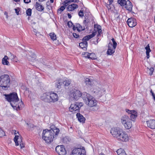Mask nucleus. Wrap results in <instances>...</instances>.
I'll list each match as a JSON object with an SVG mask.
<instances>
[{
    "label": "nucleus",
    "instance_id": "2f4dec72",
    "mask_svg": "<svg viewBox=\"0 0 155 155\" xmlns=\"http://www.w3.org/2000/svg\"><path fill=\"white\" fill-rule=\"evenodd\" d=\"M154 70V68H153L151 67L149 68L147 67L146 69V72L150 75H151L153 74Z\"/></svg>",
    "mask_w": 155,
    "mask_h": 155
},
{
    "label": "nucleus",
    "instance_id": "bb28decb",
    "mask_svg": "<svg viewBox=\"0 0 155 155\" xmlns=\"http://www.w3.org/2000/svg\"><path fill=\"white\" fill-rule=\"evenodd\" d=\"M71 82V81L70 80L68 79L67 78H64L63 79V84L64 86H68L70 84Z\"/></svg>",
    "mask_w": 155,
    "mask_h": 155
},
{
    "label": "nucleus",
    "instance_id": "a878e982",
    "mask_svg": "<svg viewBox=\"0 0 155 155\" xmlns=\"http://www.w3.org/2000/svg\"><path fill=\"white\" fill-rule=\"evenodd\" d=\"M145 49L146 50V54L147 55V59L150 58L149 53L151 51L150 49L149 44H148L146 47H145Z\"/></svg>",
    "mask_w": 155,
    "mask_h": 155
},
{
    "label": "nucleus",
    "instance_id": "f257e3e1",
    "mask_svg": "<svg viewBox=\"0 0 155 155\" xmlns=\"http://www.w3.org/2000/svg\"><path fill=\"white\" fill-rule=\"evenodd\" d=\"M110 133L118 141L127 142L130 139L128 134L122 129L119 127H113L111 129Z\"/></svg>",
    "mask_w": 155,
    "mask_h": 155
},
{
    "label": "nucleus",
    "instance_id": "58836bf2",
    "mask_svg": "<svg viewBox=\"0 0 155 155\" xmlns=\"http://www.w3.org/2000/svg\"><path fill=\"white\" fill-rule=\"evenodd\" d=\"M84 9L83 8H81L78 13V15L80 17H83L84 16Z\"/></svg>",
    "mask_w": 155,
    "mask_h": 155
},
{
    "label": "nucleus",
    "instance_id": "dca6fc26",
    "mask_svg": "<svg viewBox=\"0 0 155 155\" xmlns=\"http://www.w3.org/2000/svg\"><path fill=\"white\" fill-rule=\"evenodd\" d=\"M50 103L55 102L58 100V97L57 94L52 91H50Z\"/></svg>",
    "mask_w": 155,
    "mask_h": 155
},
{
    "label": "nucleus",
    "instance_id": "4c0bfd02",
    "mask_svg": "<svg viewBox=\"0 0 155 155\" xmlns=\"http://www.w3.org/2000/svg\"><path fill=\"white\" fill-rule=\"evenodd\" d=\"M5 135V132L0 127V137H2Z\"/></svg>",
    "mask_w": 155,
    "mask_h": 155
},
{
    "label": "nucleus",
    "instance_id": "13d9d810",
    "mask_svg": "<svg viewBox=\"0 0 155 155\" xmlns=\"http://www.w3.org/2000/svg\"><path fill=\"white\" fill-rule=\"evenodd\" d=\"M15 2H19L20 0H13Z\"/></svg>",
    "mask_w": 155,
    "mask_h": 155
},
{
    "label": "nucleus",
    "instance_id": "79ce46f5",
    "mask_svg": "<svg viewBox=\"0 0 155 155\" xmlns=\"http://www.w3.org/2000/svg\"><path fill=\"white\" fill-rule=\"evenodd\" d=\"M15 10L16 14L18 15L19 14V12L20 11L19 8H15Z\"/></svg>",
    "mask_w": 155,
    "mask_h": 155
},
{
    "label": "nucleus",
    "instance_id": "9b49d317",
    "mask_svg": "<svg viewBox=\"0 0 155 155\" xmlns=\"http://www.w3.org/2000/svg\"><path fill=\"white\" fill-rule=\"evenodd\" d=\"M83 94L79 90H74L72 92L71 94V97L73 100H77L81 96L82 97Z\"/></svg>",
    "mask_w": 155,
    "mask_h": 155
},
{
    "label": "nucleus",
    "instance_id": "f704fd0d",
    "mask_svg": "<svg viewBox=\"0 0 155 155\" xmlns=\"http://www.w3.org/2000/svg\"><path fill=\"white\" fill-rule=\"evenodd\" d=\"M76 28H77V31H81L84 30L85 29L84 27H82L79 24H77V25Z\"/></svg>",
    "mask_w": 155,
    "mask_h": 155
},
{
    "label": "nucleus",
    "instance_id": "ddd939ff",
    "mask_svg": "<svg viewBox=\"0 0 155 155\" xmlns=\"http://www.w3.org/2000/svg\"><path fill=\"white\" fill-rule=\"evenodd\" d=\"M85 150L81 148H76L74 149L70 155H85Z\"/></svg>",
    "mask_w": 155,
    "mask_h": 155
},
{
    "label": "nucleus",
    "instance_id": "473e14b6",
    "mask_svg": "<svg viewBox=\"0 0 155 155\" xmlns=\"http://www.w3.org/2000/svg\"><path fill=\"white\" fill-rule=\"evenodd\" d=\"M129 0H118L117 2L120 5L122 6H124L125 4L127 3V1Z\"/></svg>",
    "mask_w": 155,
    "mask_h": 155
},
{
    "label": "nucleus",
    "instance_id": "7c9ffc66",
    "mask_svg": "<svg viewBox=\"0 0 155 155\" xmlns=\"http://www.w3.org/2000/svg\"><path fill=\"white\" fill-rule=\"evenodd\" d=\"M117 153L118 155H127L125 151L121 148L117 150Z\"/></svg>",
    "mask_w": 155,
    "mask_h": 155
},
{
    "label": "nucleus",
    "instance_id": "6ab92c4d",
    "mask_svg": "<svg viewBox=\"0 0 155 155\" xmlns=\"http://www.w3.org/2000/svg\"><path fill=\"white\" fill-rule=\"evenodd\" d=\"M147 126L151 129H155V120L150 119L147 121Z\"/></svg>",
    "mask_w": 155,
    "mask_h": 155
},
{
    "label": "nucleus",
    "instance_id": "774afa93",
    "mask_svg": "<svg viewBox=\"0 0 155 155\" xmlns=\"http://www.w3.org/2000/svg\"><path fill=\"white\" fill-rule=\"evenodd\" d=\"M29 2H31V0H30Z\"/></svg>",
    "mask_w": 155,
    "mask_h": 155
},
{
    "label": "nucleus",
    "instance_id": "1a4fd4ad",
    "mask_svg": "<svg viewBox=\"0 0 155 155\" xmlns=\"http://www.w3.org/2000/svg\"><path fill=\"white\" fill-rule=\"evenodd\" d=\"M93 87L94 88L93 91V92L95 95H97L98 97H100L105 94V90L103 88L95 86H94Z\"/></svg>",
    "mask_w": 155,
    "mask_h": 155
},
{
    "label": "nucleus",
    "instance_id": "9d476101",
    "mask_svg": "<svg viewBox=\"0 0 155 155\" xmlns=\"http://www.w3.org/2000/svg\"><path fill=\"white\" fill-rule=\"evenodd\" d=\"M13 132H15V137L14 139V140L15 142L16 146H18L19 143H20L22 142V137L19 134L18 132H16L15 130H13Z\"/></svg>",
    "mask_w": 155,
    "mask_h": 155
},
{
    "label": "nucleus",
    "instance_id": "a18cd8bd",
    "mask_svg": "<svg viewBox=\"0 0 155 155\" xmlns=\"http://www.w3.org/2000/svg\"><path fill=\"white\" fill-rule=\"evenodd\" d=\"M73 35L74 37L76 38H78L79 37V35L76 33H73Z\"/></svg>",
    "mask_w": 155,
    "mask_h": 155
},
{
    "label": "nucleus",
    "instance_id": "72a5a7b5",
    "mask_svg": "<svg viewBox=\"0 0 155 155\" xmlns=\"http://www.w3.org/2000/svg\"><path fill=\"white\" fill-rule=\"evenodd\" d=\"M49 35L53 41H55L56 40V36L54 32L50 33Z\"/></svg>",
    "mask_w": 155,
    "mask_h": 155
},
{
    "label": "nucleus",
    "instance_id": "b1692460",
    "mask_svg": "<svg viewBox=\"0 0 155 155\" xmlns=\"http://www.w3.org/2000/svg\"><path fill=\"white\" fill-rule=\"evenodd\" d=\"M35 7L37 10L40 12L43 11L44 9V7L38 2L36 3Z\"/></svg>",
    "mask_w": 155,
    "mask_h": 155
},
{
    "label": "nucleus",
    "instance_id": "864d4df0",
    "mask_svg": "<svg viewBox=\"0 0 155 155\" xmlns=\"http://www.w3.org/2000/svg\"><path fill=\"white\" fill-rule=\"evenodd\" d=\"M108 1L109 2V4L110 5L113 2V0H108Z\"/></svg>",
    "mask_w": 155,
    "mask_h": 155
},
{
    "label": "nucleus",
    "instance_id": "c9c22d12",
    "mask_svg": "<svg viewBox=\"0 0 155 155\" xmlns=\"http://www.w3.org/2000/svg\"><path fill=\"white\" fill-rule=\"evenodd\" d=\"M96 58L95 54L94 53H89V56L88 57L89 59H94Z\"/></svg>",
    "mask_w": 155,
    "mask_h": 155
},
{
    "label": "nucleus",
    "instance_id": "20e7f679",
    "mask_svg": "<svg viewBox=\"0 0 155 155\" xmlns=\"http://www.w3.org/2000/svg\"><path fill=\"white\" fill-rule=\"evenodd\" d=\"M97 31L98 32V33L97 37H99L101 33V26L97 24H95L94 25V31L92 34L84 37L83 39V42L79 43V46L82 48H85L87 47V42L86 41L93 37L96 35Z\"/></svg>",
    "mask_w": 155,
    "mask_h": 155
},
{
    "label": "nucleus",
    "instance_id": "ea45409f",
    "mask_svg": "<svg viewBox=\"0 0 155 155\" xmlns=\"http://www.w3.org/2000/svg\"><path fill=\"white\" fill-rule=\"evenodd\" d=\"M82 54L83 55L84 57L88 58L89 54V53L87 52H83L82 53Z\"/></svg>",
    "mask_w": 155,
    "mask_h": 155
},
{
    "label": "nucleus",
    "instance_id": "4be33fe9",
    "mask_svg": "<svg viewBox=\"0 0 155 155\" xmlns=\"http://www.w3.org/2000/svg\"><path fill=\"white\" fill-rule=\"evenodd\" d=\"M76 116L79 122L82 123H84L86 119L82 115L79 113H77Z\"/></svg>",
    "mask_w": 155,
    "mask_h": 155
},
{
    "label": "nucleus",
    "instance_id": "c756f323",
    "mask_svg": "<svg viewBox=\"0 0 155 155\" xmlns=\"http://www.w3.org/2000/svg\"><path fill=\"white\" fill-rule=\"evenodd\" d=\"M94 81L92 79L87 78L85 79V82L87 85H91L93 83Z\"/></svg>",
    "mask_w": 155,
    "mask_h": 155
},
{
    "label": "nucleus",
    "instance_id": "603ef678",
    "mask_svg": "<svg viewBox=\"0 0 155 155\" xmlns=\"http://www.w3.org/2000/svg\"><path fill=\"white\" fill-rule=\"evenodd\" d=\"M24 2L25 3H29V0H23Z\"/></svg>",
    "mask_w": 155,
    "mask_h": 155
},
{
    "label": "nucleus",
    "instance_id": "680f3d73",
    "mask_svg": "<svg viewBox=\"0 0 155 155\" xmlns=\"http://www.w3.org/2000/svg\"><path fill=\"white\" fill-rule=\"evenodd\" d=\"M68 0V1L69 4H70V3L72 2L71 0Z\"/></svg>",
    "mask_w": 155,
    "mask_h": 155
},
{
    "label": "nucleus",
    "instance_id": "412c9836",
    "mask_svg": "<svg viewBox=\"0 0 155 155\" xmlns=\"http://www.w3.org/2000/svg\"><path fill=\"white\" fill-rule=\"evenodd\" d=\"M78 8V5L74 3L68 5L67 9L68 11H73Z\"/></svg>",
    "mask_w": 155,
    "mask_h": 155
},
{
    "label": "nucleus",
    "instance_id": "39448f33",
    "mask_svg": "<svg viewBox=\"0 0 155 155\" xmlns=\"http://www.w3.org/2000/svg\"><path fill=\"white\" fill-rule=\"evenodd\" d=\"M5 96L7 100L10 102L11 105L14 109L18 110L22 107L21 105H23L22 101L20 103V105L18 104L19 99L16 93H13L9 95L5 94Z\"/></svg>",
    "mask_w": 155,
    "mask_h": 155
},
{
    "label": "nucleus",
    "instance_id": "6e6552de",
    "mask_svg": "<svg viewBox=\"0 0 155 155\" xmlns=\"http://www.w3.org/2000/svg\"><path fill=\"white\" fill-rule=\"evenodd\" d=\"M111 40L113 44L111 43H109L108 45V49L107 52V54L109 55H111L115 52V50L117 45L114 38H112Z\"/></svg>",
    "mask_w": 155,
    "mask_h": 155
},
{
    "label": "nucleus",
    "instance_id": "aec40b11",
    "mask_svg": "<svg viewBox=\"0 0 155 155\" xmlns=\"http://www.w3.org/2000/svg\"><path fill=\"white\" fill-rule=\"evenodd\" d=\"M127 2V3L124 5V8L129 12H131L132 11L133 5L129 0Z\"/></svg>",
    "mask_w": 155,
    "mask_h": 155
},
{
    "label": "nucleus",
    "instance_id": "bf43d9fd",
    "mask_svg": "<svg viewBox=\"0 0 155 155\" xmlns=\"http://www.w3.org/2000/svg\"><path fill=\"white\" fill-rule=\"evenodd\" d=\"M45 0H38V1L40 2H43L45 1Z\"/></svg>",
    "mask_w": 155,
    "mask_h": 155
},
{
    "label": "nucleus",
    "instance_id": "69168bd1",
    "mask_svg": "<svg viewBox=\"0 0 155 155\" xmlns=\"http://www.w3.org/2000/svg\"><path fill=\"white\" fill-rule=\"evenodd\" d=\"M8 15H7L6 16V18H8Z\"/></svg>",
    "mask_w": 155,
    "mask_h": 155
},
{
    "label": "nucleus",
    "instance_id": "de8ad7c7",
    "mask_svg": "<svg viewBox=\"0 0 155 155\" xmlns=\"http://www.w3.org/2000/svg\"><path fill=\"white\" fill-rule=\"evenodd\" d=\"M68 25L69 27H71L72 23V22L71 21H69L68 23Z\"/></svg>",
    "mask_w": 155,
    "mask_h": 155
},
{
    "label": "nucleus",
    "instance_id": "cd10ccee",
    "mask_svg": "<svg viewBox=\"0 0 155 155\" xmlns=\"http://www.w3.org/2000/svg\"><path fill=\"white\" fill-rule=\"evenodd\" d=\"M30 56L31 58V61H33L36 59V56L34 53V51L33 50L30 51Z\"/></svg>",
    "mask_w": 155,
    "mask_h": 155
},
{
    "label": "nucleus",
    "instance_id": "393cba45",
    "mask_svg": "<svg viewBox=\"0 0 155 155\" xmlns=\"http://www.w3.org/2000/svg\"><path fill=\"white\" fill-rule=\"evenodd\" d=\"M8 57L5 55L2 59V63L3 65H9V61H8Z\"/></svg>",
    "mask_w": 155,
    "mask_h": 155
},
{
    "label": "nucleus",
    "instance_id": "37998d69",
    "mask_svg": "<svg viewBox=\"0 0 155 155\" xmlns=\"http://www.w3.org/2000/svg\"><path fill=\"white\" fill-rule=\"evenodd\" d=\"M64 6L66 7L67 6L68 4H69L68 1V0H66L64 2Z\"/></svg>",
    "mask_w": 155,
    "mask_h": 155
},
{
    "label": "nucleus",
    "instance_id": "e433bc0d",
    "mask_svg": "<svg viewBox=\"0 0 155 155\" xmlns=\"http://www.w3.org/2000/svg\"><path fill=\"white\" fill-rule=\"evenodd\" d=\"M65 8V7L64 6H61V7L58 10V13L61 14V12H62L64 10Z\"/></svg>",
    "mask_w": 155,
    "mask_h": 155
},
{
    "label": "nucleus",
    "instance_id": "6e6d98bb",
    "mask_svg": "<svg viewBox=\"0 0 155 155\" xmlns=\"http://www.w3.org/2000/svg\"><path fill=\"white\" fill-rule=\"evenodd\" d=\"M68 15L69 18H71V15L70 14H68Z\"/></svg>",
    "mask_w": 155,
    "mask_h": 155
},
{
    "label": "nucleus",
    "instance_id": "2eb2a0df",
    "mask_svg": "<svg viewBox=\"0 0 155 155\" xmlns=\"http://www.w3.org/2000/svg\"><path fill=\"white\" fill-rule=\"evenodd\" d=\"M126 111L129 114H130V119L132 121H135V120L137 117V113L135 110H130L128 109H126Z\"/></svg>",
    "mask_w": 155,
    "mask_h": 155
},
{
    "label": "nucleus",
    "instance_id": "8fccbe9b",
    "mask_svg": "<svg viewBox=\"0 0 155 155\" xmlns=\"http://www.w3.org/2000/svg\"><path fill=\"white\" fill-rule=\"evenodd\" d=\"M72 2L76 3L78 2L79 1V0H71Z\"/></svg>",
    "mask_w": 155,
    "mask_h": 155
},
{
    "label": "nucleus",
    "instance_id": "423d86ee",
    "mask_svg": "<svg viewBox=\"0 0 155 155\" xmlns=\"http://www.w3.org/2000/svg\"><path fill=\"white\" fill-rule=\"evenodd\" d=\"M10 85V79L9 76L7 74L0 76V86L3 89H7Z\"/></svg>",
    "mask_w": 155,
    "mask_h": 155
},
{
    "label": "nucleus",
    "instance_id": "0e129e2a",
    "mask_svg": "<svg viewBox=\"0 0 155 155\" xmlns=\"http://www.w3.org/2000/svg\"><path fill=\"white\" fill-rule=\"evenodd\" d=\"M154 21L155 23V16H154Z\"/></svg>",
    "mask_w": 155,
    "mask_h": 155
},
{
    "label": "nucleus",
    "instance_id": "4d7b16f0",
    "mask_svg": "<svg viewBox=\"0 0 155 155\" xmlns=\"http://www.w3.org/2000/svg\"><path fill=\"white\" fill-rule=\"evenodd\" d=\"M30 16L31 15V10L30 8Z\"/></svg>",
    "mask_w": 155,
    "mask_h": 155
},
{
    "label": "nucleus",
    "instance_id": "5701e85b",
    "mask_svg": "<svg viewBox=\"0 0 155 155\" xmlns=\"http://www.w3.org/2000/svg\"><path fill=\"white\" fill-rule=\"evenodd\" d=\"M63 79L58 78L55 81V85L56 87L58 88H60L61 86L62 85Z\"/></svg>",
    "mask_w": 155,
    "mask_h": 155
},
{
    "label": "nucleus",
    "instance_id": "052dcab7",
    "mask_svg": "<svg viewBox=\"0 0 155 155\" xmlns=\"http://www.w3.org/2000/svg\"><path fill=\"white\" fill-rule=\"evenodd\" d=\"M54 0H50V2L51 3H53L54 2Z\"/></svg>",
    "mask_w": 155,
    "mask_h": 155
},
{
    "label": "nucleus",
    "instance_id": "f03ea898",
    "mask_svg": "<svg viewBox=\"0 0 155 155\" xmlns=\"http://www.w3.org/2000/svg\"><path fill=\"white\" fill-rule=\"evenodd\" d=\"M55 128L50 130L45 129L43 130L42 134V139L47 143H50L53 140L55 136L58 135L59 130L55 127Z\"/></svg>",
    "mask_w": 155,
    "mask_h": 155
},
{
    "label": "nucleus",
    "instance_id": "7ed1b4c3",
    "mask_svg": "<svg viewBox=\"0 0 155 155\" xmlns=\"http://www.w3.org/2000/svg\"><path fill=\"white\" fill-rule=\"evenodd\" d=\"M82 98L87 105L92 107V110L96 111L98 110L99 107L97 106V101L93 96L87 93H84L83 94Z\"/></svg>",
    "mask_w": 155,
    "mask_h": 155
},
{
    "label": "nucleus",
    "instance_id": "338daca9",
    "mask_svg": "<svg viewBox=\"0 0 155 155\" xmlns=\"http://www.w3.org/2000/svg\"><path fill=\"white\" fill-rule=\"evenodd\" d=\"M28 19H29V17H28Z\"/></svg>",
    "mask_w": 155,
    "mask_h": 155
},
{
    "label": "nucleus",
    "instance_id": "5fc2aeb1",
    "mask_svg": "<svg viewBox=\"0 0 155 155\" xmlns=\"http://www.w3.org/2000/svg\"><path fill=\"white\" fill-rule=\"evenodd\" d=\"M77 28V26L76 27H75L74 26L73 27V28L74 30H77V28Z\"/></svg>",
    "mask_w": 155,
    "mask_h": 155
},
{
    "label": "nucleus",
    "instance_id": "a211bd4d",
    "mask_svg": "<svg viewBox=\"0 0 155 155\" xmlns=\"http://www.w3.org/2000/svg\"><path fill=\"white\" fill-rule=\"evenodd\" d=\"M127 23L128 26L131 28L134 27L137 25L136 19L132 18L128 19Z\"/></svg>",
    "mask_w": 155,
    "mask_h": 155
},
{
    "label": "nucleus",
    "instance_id": "4468645a",
    "mask_svg": "<svg viewBox=\"0 0 155 155\" xmlns=\"http://www.w3.org/2000/svg\"><path fill=\"white\" fill-rule=\"evenodd\" d=\"M50 92H47L41 94L40 96L41 99L45 102L50 103Z\"/></svg>",
    "mask_w": 155,
    "mask_h": 155
},
{
    "label": "nucleus",
    "instance_id": "f8f14e48",
    "mask_svg": "<svg viewBox=\"0 0 155 155\" xmlns=\"http://www.w3.org/2000/svg\"><path fill=\"white\" fill-rule=\"evenodd\" d=\"M55 150L59 155H66V151L63 145L57 146Z\"/></svg>",
    "mask_w": 155,
    "mask_h": 155
},
{
    "label": "nucleus",
    "instance_id": "3c124183",
    "mask_svg": "<svg viewBox=\"0 0 155 155\" xmlns=\"http://www.w3.org/2000/svg\"><path fill=\"white\" fill-rule=\"evenodd\" d=\"M26 13L27 15H29V8L27 9L26 11Z\"/></svg>",
    "mask_w": 155,
    "mask_h": 155
},
{
    "label": "nucleus",
    "instance_id": "c03bdc74",
    "mask_svg": "<svg viewBox=\"0 0 155 155\" xmlns=\"http://www.w3.org/2000/svg\"><path fill=\"white\" fill-rule=\"evenodd\" d=\"M19 145H20V147L21 149V148L24 147V144L23 143V142H21L20 143H19Z\"/></svg>",
    "mask_w": 155,
    "mask_h": 155
},
{
    "label": "nucleus",
    "instance_id": "e2e57ef3",
    "mask_svg": "<svg viewBox=\"0 0 155 155\" xmlns=\"http://www.w3.org/2000/svg\"><path fill=\"white\" fill-rule=\"evenodd\" d=\"M34 127V125L32 124L31 125V127L33 128Z\"/></svg>",
    "mask_w": 155,
    "mask_h": 155
},
{
    "label": "nucleus",
    "instance_id": "0eeeda50",
    "mask_svg": "<svg viewBox=\"0 0 155 155\" xmlns=\"http://www.w3.org/2000/svg\"><path fill=\"white\" fill-rule=\"evenodd\" d=\"M120 122L126 129L129 130L132 127V120L128 116L126 115L122 116L120 118Z\"/></svg>",
    "mask_w": 155,
    "mask_h": 155
},
{
    "label": "nucleus",
    "instance_id": "f3484780",
    "mask_svg": "<svg viewBox=\"0 0 155 155\" xmlns=\"http://www.w3.org/2000/svg\"><path fill=\"white\" fill-rule=\"evenodd\" d=\"M69 109V111L73 113H77L79 112V107L75 104H71Z\"/></svg>",
    "mask_w": 155,
    "mask_h": 155
},
{
    "label": "nucleus",
    "instance_id": "a19ab883",
    "mask_svg": "<svg viewBox=\"0 0 155 155\" xmlns=\"http://www.w3.org/2000/svg\"><path fill=\"white\" fill-rule=\"evenodd\" d=\"M76 105H78V106L79 107V110L80 108L83 105V104L82 102H77L75 103Z\"/></svg>",
    "mask_w": 155,
    "mask_h": 155
},
{
    "label": "nucleus",
    "instance_id": "49530a36",
    "mask_svg": "<svg viewBox=\"0 0 155 155\" xmlns=\"http://www.w3.org/2000/svg\"><path fill=\"white\" fill-rule=\"evenodd\" d=\"M150 92L151 93L152 96H153V98L155 101V95L154 94V93L152 92V91L151 90V91Z\"/></svg>",
    "mask_w": 155,
    "mask_h": 155
},
{
    "label": "nucleus",
    "instance_id": "09e8293b",
    "mask_svg": "<svg viewBox=\"0 0 155 155\" xmlns=\"http://www.w3.org/2000/svg\"><path fill=\"white\" fill-rule=\"evenodd\" d=\"M34 31L36 33V36H39L40 35L39 33L38 32H37V31L36 29H34Z\"/></svg>",
    "mask_w": 155,
    "mask_h": 155
},
{
    "label": "nucleus",
    "instance_id": "c85d7f7f",
    "mask_svg": "<svg viewBox=\"0 0 155 155\" xmlns=\"http://www.w3.org/2000/svg\"><path fill=\"white\" fill-rule=\"evenodd\" d=\"M9 55H8L10 59L13 60L15 62H17L18 60L17 57L13 54H12L11 53H9Z\"/></svg>",
    "mask_w": 155,
    "mask_h": 155
}]
</instances>
